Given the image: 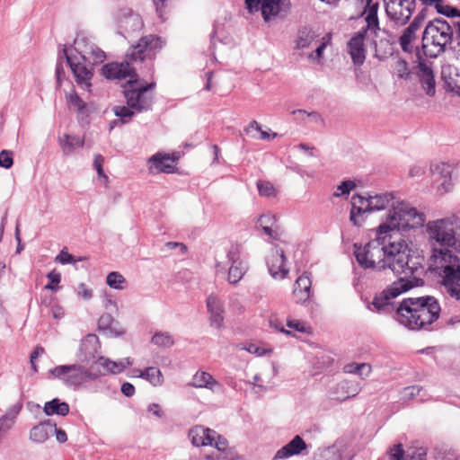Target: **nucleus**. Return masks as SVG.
I'll return each instance as SVG.
<instances>
[{"instance_id":"19","label":"nucleus","mask_w":460,"mask_h":460,"mask_svg":"<svg viewBox=\"0 0 460 460\" xmlns=\"http://www.w3.org/2000/svg\"><path fill=\"white\" fill-rule=\"evenodd\" d=\"M144 27V22L139 14L128 12L119 20V32L125 37L133 36L139 32Z\"/></svg>"},{"instance_id":"64","label":"nucleus","mask_w":460,"mask_h":460,"mask_svg":"<svg viewBox=\"0 0 460 460\" xmlns=\"http://www.w3.org/2000/svg\"><path fill=\"white\" fill-rule=\"evenodd\" d=\"M104 159L101 155H96L94 156L93 165L95 170L97 171V173L100 177L103 176L106 178V175L104 174L103 169H102V163Z\"/></svg>"},{"instance_id":"20","label":"nucleus","mask_w":460,"mask_h":460,"mask_svg":"<svg viewBox=\"0 0 460 460\" xmlns=\"http://www.w3.org/2000/svg\"><path fill=\"white\" fill-rule=\"evenodd\" d=\"M99 338L95 334L86 335L81 341L78 358L83 362L95 358L100 349Z\"/></svg>"},{"instance_id":"32","label":"nucleus","mask_w":460,"mask_h":460,"mask_svg":"<svg viewBox=\"0 0 460 460\" xmlns=\"http://www.w3.org/2000/svg\"><path fill=\"white\" fill-rule=\"evenodd\" d=\"M316 39L315 32L308 28L303 27L298 30L295 40V49H304L309 48Z\"/></svg>"},{"instance_id":"52","label":"nucleus","mask_w":460,"mask_h":460,"mask_svg":"<svg viewBox=\"0 0 460 460\" xmlns=\"http://www.w3.org/2000/svg\"><path fill=\"white\" fill-rule=\"evenodd\" d=\"M292 113L293 114H305L310 121L314 122L321 126L324 125V119H323L321 114L317 111L307 112L305 110H295L292 111Z\"/></svg>"},{"instance_id":"7","label":"nucleus","mask_w":460,"mask_h":460,"mask_svg":"<svg viewBox=\"0 0 460 460\" xmlns=\"http://www.w3.org/2000/svg\"><path fill=\"white\" fill-rule=\"evenodd\" d=\"M49 374L55 378L61 380L69 387L80 386L98 377L97 374L78 364L55 367L49 370Z\"/></svg>"},{"instance_id":"18","label":"nucleus","mask_w":460,"mask_h":460,"mask_svg":"<svg viewBox=\"0 0 460 460\" xmlns=\"http://www.w3.org/2000/svg\"><path fill=\"white\" fill-rule=\"evenodd\" d=\"M377 11L378 4L372 3L371 0H369L363 12V15H365V21L367 25L363 27L361 30L368 32L369 34H374L376 37H379V34L381 32L383 34H386L387 36H389L387 31L382 30L379 27Z\"/></svg>"},{"instance_id":"22","label":"nucleus","mask_w":460,"mask_h":460,"mask_svg":"<svg viewBox=\"0 0 460 460\" xmlns=\"http://www.w3.org/2000/svg\"><path fill=\"white\" fill-rule=\"evenodd\" d=\"M150 173L164 172L171 173L174 169V160L169 155L157 153L148 159Z\"/></svg>"},{"instance_id":"45","label":"nucleus","mask_w":460,"mask_h":460,"mask_svg":"<svg viewBox=\"0 0 460 460\" xmlns=\"http://www.w3.org/2000/svg\"><path fill=\"white\" fill-rule=\"evenodd\" d=\"M67 102L70 108L75 109L79 113L84 114L85 110V102L74 91L67 97Z\"/></svg>"},{"instance_id":"17","label":"nucleus","mask_w":460,"mask_h":460,"mask_svg":"<svg viewBox=\"0 0 460 460\" xmlns=\"http://www.w3.org/2000/svg\"><path fill=\"white\" fill-rule=\"evenodd\" d=\"M416 75L422 90L428 96H434L436 93V81L433 69L425 61H420L416 66Z\"/></svg>"},{"instance_id":"9","label":"nucleus","mask_w":460,"mask_h":460,"mask_svg":"<svg viewBox=\"0 0 460 460\" xmlns=\"http://www.w3.org/2000/svg\"><path fill=\"white\" fill-rule=\"evenodd\" d=\"M384 2L387 17L398 26L405 25L415 10V0H384Z\"/></svg>"},{"instance_id":"26","label":"nucleus","mask_w":460,"mask_h":460,"mask_svg":"<svg viewBox=\"0 0 460 460\" xmlns=\"http://www.w3.org/2000/svg\"><path fill=\"white\" fill-rule=\"evenodd\" d=\"M258 225L262 229L265 234L274 240H279L281 232L277 226V219L274 215L264 214L258 219Z\"/></svg>"},{"instance_id":"41","label":"nucleus","mask_w":460,"mask_h":460,"mask_svg":"<svg viewBox=\"0 0 460 460\" xmlns=\"http://www.w3.org/2000/svg\"><path fill=\"white\" fill-rule=\"evenodd\" d=\"M107 285L117 290H123L126 288V279L118 271H111L106 277Z\"/></svg>"},{"instance_id":"63","label":"nucleus","mask_w":460,"mask_h":460,"mask_svg":"<svg viewBox=\"0 0 460 460\" xmlns=\"http://www.w3.org/2000/svg\"><path fill=\"white\" fill-rule=\"evenodd\" d=\"M426 13L427 9H422L413 19V21L410 23L414 28L420 30L422 26L424 21L426 20Z\"/></svg>"},{"instance_id":"46","label":"nucleus","mask_w":460,"mask_h":460,"mask_svg":"<svg viewBox=\"0 0 460 460\" xmlns=\"http://www.w3.org/2000/svg\"><path fill=\"white\" fill-rule=\"evenodd\" d=\"M356 183L351 181H343L340 185L337 186V190L333 193L334 197L348 196L349 192L356 188Z\"/></svg>"},{"instance_id":"24","label":"nucleus","mask_w":460,"mask_h":460,"mask_svg":"<svg viewBox=\"0 0 460 460\" xmlns=\"http://www.w3.org/2000/svg\"><path fill=\"white\" fill-rule=\"evenodd\" d=\"M306 447V443L300 436L296 435L291 441L277 451L274 459H285L299 455Z\"/></svg>"},{"instance_id":"33","label":"nucleus","mask_w":460,"mask_h":460,"mask_svg":"<svg viewBox=\"0 0 460 460\" xmlns=\"http://www.w3.org/2000/svg\"><path fill=\"white\" fill-rule=\"evenodd\" d=\"M22 408V403H16L11 406L6 413L0 418V434L7 432L13 427Z\"/></svg>"},{"instance_id":"60","label":"nucleus","mask_w":460,"mask_h":460,"mask_svg":"<svg viewBox=\"0 0 460 460\" xmlns=\"http://www.w3.org/2000/svg\"><path fill=\"white\" fill-rule=\"evenodd\" d=\"M217 448V452L221 453L223 455V452L226 451V449L228 447L227 440L223 438L222 436H219L217 434L215 435V440L213 441V445Z\"/></svg>"},{"instance_id":"55","label":"nucleus","mask_w":460,"mask_h":460,"mask_svg":"<svg viewBox=\"0 0 460 460\" xmlns=\"http://www.w3.org/2000/svg\"><path fill=\"white\" fill-rule=\"evenodd\" d=\"M224 314L225 312L209 314L210 326L217 330L224 328Z\"/></svg>"},{"instance_id":"54","label":"nucleus","mask_w":460,"mask_h":460,"mask_svg":"<svg viewBox=\"0 0 460 460\" xmlns=\"http://www.w3.org/2000/svg\"><path fill=\"white\" fill-rule=\"evenodd\" d=\"M13 164V152L9 150H2L0 152V167L9 169Z\"/></svg>"},{"instance_id":"34","label":"nucleus","mask_w":460,"mask_h":460,"mask_svg":"<svg viewBox=\"0 0 460 460\" xmlns=\"http://www.w3.org/2000/svg\"><path fill=\"white\" fill-rule=\"evenodd\" d=\"M75 49L78 53V58L84 62L89 58V54L93 53L95 44L91 41L87 37L77 36L75 40Z\"/></svg>"},{"instance_id":"30","label":"nucleus","mask_w":460,"mask_h":460,"mask_svg":"<svg viewBox=\"0 0 460 460\" xmlns=\"http://www.w3.org/2000/svg\"><path fill=\"white\" fill-rule=\"evenodd\" d=\"M135 376L148 381L154 386H160L164 383L161 370L155 367H148L144 370H135Z\"/></svg>"},{"instance_id":"51","label":"nucleus","mask_w":460,"mask_h":460,"mask_svg":"<svg viewBox=\"0 0 460 460\" xmlns=\"http://www.w3.org/2000/svg\"><path fill=\"white\" fill-rule=\"evenodd\" d=\"M105 59V52L95 45L93 53L89 54V58H86V61L93 64H100L102 63Z\"/></svg>"},{"instance_id":"50","label":"nucleus","mask_w":460,"mask_h":460,"mask_svg":"<svg viewBox=\"0 0 460 460\" xmlns=\"http://www.w3.org/2000/svg\"><path fill=\"white\" fill-rule=\"evenodd\" d=\"M257 188L261 196L271 197L275 195V188L270 181H259Z\"/></svg>"},{"instance_id":"35","label":"nucleus","mask_w":460,"mask_h":460,"mask_svg":"<svg viewBox=\"0 0 460 460\" xmlns=\"http://www.w3.org/2000/svg\"><path fill=\"white\" fill-rule=\"evenodd\" d=\"M337 390H341V394L333 395V399L345 401L348 398L356 396L360 391V386L358 384L343 381L337 385Z\"/></svg>"},{"instance_id":"44","label":"nucleus","mask_w":460,"mask_h":460,"mask_svg":"<svg viewBox=\"0 0 460 460\" xmlns=\"http://www.w3.org/2000/svg\"><path fill=\"white\" fill-rule=\"evenodd\" d=\"M207 308L209 314L225 312L223 302L219 297L211 294L207 297L206 300Z\"/></svg>"},{"instance_id":"6","label":"nucleus","mask_w":460,"mask_h":460,"mask_svg":"<svg viewBox=\"0 0 460 460\" xmlns=\"http://www.w3.org/2000/svg\"><path fill=\"white\" fill-rule=\"evenodd\" d=\"M155 82L142 84L137 78L129 79L123 91L127 104L137 113L150 111L154 102V95L151 92L155 88Z\"/></svg>"},{"instance_id":"5","label":"nucleus","mask_w":460,"mask_h":460,"mask_svg":"<svg viewBox=\"0 0 460 460\" xmlns=\"http://www.w3.org/2000/svg\"><path fill=\"white\" fill-rule=\"evenodd\" d=\"M453 36V28L446 20L435 18L429 21L421 39L424 54L429 58L438 57L452 43Z\"/></svg>"},{"instance_id":"31","label":"nucleus","mask_w":460,"mask_h":460,"mask_svg":"<svg viewBox=\"0 0 460 460\" xmlns=\"http://www.w3.org/2000/svg\"><path fill=\"white\" fill-rule=\"evenodd\" d=\"M419 30L409 24L399 37V44L402 49L406 53H412L414 47L413 42L417 40V31Z\"/></svg>"},{"instance_id":"42","label":"nucleus","mask_w":460,"mask_h":460,"mask_svg":"<svg viewBox=\"0 0 460 460\" xmlns=\"http://www.w3.org/2000/svg\"><path fill=\"white\" fill-rule=\"evenodd\" d=\"M394 75L400 79L408 80L411 77V72L408 63L403 58H398L392 66Z\"/></svg>"},{"instance_id":"15","label":"nucleus","mask_w":460,"mask_h":460,"mask_svg":"<svg viewBox=\"0 0 460 460\" xmlns=\"http://www.w3.org/2000/svg\"><path fill=\"white\" fill-rule=\"evenodd\" d=\"M102 75L108 79H125L129 77L134 80L137 78V75L134 68L131 67L128 59L124 62L109 63L102 66Z\"/></svg>"},{"instance_id":"25","label":"nucleus","mask_w":460,"mask_h":460,"mask_svg":"<svg viewBox=\"0 0 460 460\" xmlns=\"http://www.w3.org/2000/svg\"><path fill=\"white\" fill-rule=\"evenodd\" d=\"M53 430H55V423L47 420L30 430V439L35 443H44L53 434Z\"/></svg>"},{"instance_id":"16","label":"nucleus","mask_w":460,"mask_h":460,"mask_svg":"<svg viewBox=\"0 0 460 460\" xmlns=\"http://www.w3.org/2000/svg\"><path fill=\"white\" fill-rule=\"evenodd\" d=\"M368 32L360 30L348 42V52L355 66H361L366 59V49L364 40L368 36Z\"/></svg>"},{"instance_id":"57","label":"nucleus","mask_w":460,"mask_h":460,"mask_svg":"<svg viewBox=\"0 0 460 460\" xmlns=\"http://www.w3.org/2000/svg\"><path fill=\"white\" fill-rule=\"evenodd\" d=\"M76 294L84 300H90L93 297V289L86 284L80 283L76 288Z\"/></svg>"},{"instance_id":"59","label":"nucleus","mask_w":460,"mask_h":460,"mask_svg":"<svg viewBox=\"0 0 460 460\" xmlns=\"http://www.w3.org/2000/svg\"><path fill=\"white\" fill-rule=\"evenodd\" d=\"M261 128V125L256 120H252L244 128V131L251 137L258 138V136L260 134Z\"/></svg>"},{"instance_id":"38","label":"nucleus","mask_w":460,"mask_h":460,"mask_svg":"<svg viewBox=\"0 0 460 460\" xmlns=\"http://www.w3.org/2000/svg\"><path fill=\"white\" fill-rule=\"evenodd\" d=\"M344 372L349 374H356L361 377H367L370 375L372 367L367 363H351L344 367Z\"/></svg>"},{"instance_id":"36","label":"nucleus","mask_w":460,"mask_h":460,"mask_svg":"<svg viewBox=\"0 0 460 460\" xmlns=\"http://www.w3.org/2000/svg\"><path fill=\"white\" fill-rule=\"evenodd\" d=\"M43 411L46 415L51 416L54 414L66 416L69 412V405L65 402H60L56 398L45 403Z\"/></svg>"},{"instance_id":"28","label":"nucleus","mask_w":460,"mask_h":460,"mask_svg":"<svg viewBox=\"0 0 460 460\" xmlns=\"http://www.w3.org/2000/svg\"><path fill=\"white\" fill-rule=\"evenodd\" d=\"M311 284V279L308 276L302 275L297 278L293 290L296 303H305L309 299Z\"/></svg>"},{"instance_id":"12","label":"nucleus","mask_w":460,"mask_h":460,"mask_svg":"<svg viewBox=\"0 0 460 460\" xmlns=\"http://www.w3.org/2000/svg\"><path fill=\"white\" fill-rule=\"evenodd\" d=\"M242 249L239 244L232 245L228 250L226 258L230 267L228 270V282L237 284L244 276L247 265L242 258Z\"/></svg>"},{"instance_id":"21","label":"nucleus","mask_w":460,"mask_h":460,"mask_svg":"<svg viewBox=\"0 0 460 460\" xmlns=\"http://www.w3.org/2000/svg\"><path fill=\"white\" fill-rule=\"evenodd\" d=\"M388 35L389 36L383 34L382 32L379 34V37H376L374 34H368V36H371L373 39L375 57L379 60H384L393 54V36L389 32Z\"/></svg>"},{"instance_id":"11","label":"nucleus","mask_w":460,"mask_h":460,"mask_svg":"<svg viewBox=\"0 0 460 460\" xmlns=\"http://www.w3.org/2000/svg\"><path fill=\"white\" fill-rule=\"evenodd\" d=\"M266 265L270 276L275 279H283L289 272L285 252L279 245H274L267 253Z\"/></svg>"},{"instance_id":"58","label":"nucleus","mask_w":460,"mask_h":460,"mask_svg":"<svg viewBox=\"0 0 460 460\" xmlns=\"http://www.w3.org/2000/svg\"><path fill=\"white\" fill-rule=\"evenodd\" d=\"M436 10L438 13L452 18L454 17L455 12H456V8L451 5L444 4L442 0L437 4Z\"/></svg>"},{"instance_id":"56","label":"nucleus","mask_w":460,"mask_h":460,"mask_svg":"<svg viewBox=\"0 0 460 460\" xmlns=\"http://www.w3.org/2000/svg\"><path fill=\"white\" fill-rule=\"evenodd\" d=\"M239 348L241 349L246 350L249 353L255 354L257 356H262L265 355L267 352H270L271 350H266L256 344L249 343V344H240Z\"/></svg>"},{"instance_id":"29","label":"nucleus","mask_w":460,"mask_h":460,"mask_svg":"<svg viewBox=\"0 0 460 460\" xmlns=\"http://www.w3.org/2000/svg\"><path fill=\"white\" fill-rule=\"evenodd\" d=\"M98 362L108 373L111 374H119L126 367L133 364L130 358H125L119 359V361H113L110 358L100 357Z\"/></svg>"},{"instance_id":"47","label":"nucleus","mask_w":460,"mask_h":460,"mask_svg":"<svg viewBox=\"0 0 460 460\" xmlns=\"http://www.w3.org/2000/svg\"><path fill=\"white\" fill-rule=\"evenodd\" d=\"M83 258L75 259L72 254L68 253L66 248L61 250V252L56 256L55 261L60 264H75L77 261H82Z\"/></svg>"},{"instance_id":"61","label":"nucleus","mask_w":460,"mask_h":460,"mask_svg":"<svg viewBox=\"0 0 460 460\" xmlns=\"http://www.w3.org/2000/svg\"><path fill=\"white\" fill-rule=\"evenodd\" d=\"M404 450L402 444L394 445L389 452L391 460H402Z\"/></svg>"},{"instance_id":"53","label":"nucleus","mask_w":460,"mask_h":460,"mask_svg":"<svg viewBox=\"0 0 460 460\" xmlns=\"http://www.w3.org/2000/svg\"><path fill=\"white\" fill-rule=\"evenodd\" d=\"M114 318L110 314H102L98 320V326L103 331H112V324L115 323Z\"/></svg>"},{"instance_id":"3","label":"nucleus","mask_w":460,"mask_h":460,"mask_svg":"<svg viewBox=\"0 0 460 460\" xmlns=\"http://www.w3.org/2000/svg\"><path fill=\"white\" fill-rule=\"evenodd\" d=\"M460 221L456 217L429 221L427 231L441 248H433L430 268L441 279V286L450 297L460 300V258L449 248L456 246Z\"/></svg>"},{"instance_id":"37","label":"nucleus","mask_w":460,"mask_h":460,"mask_svg":"<svg viewBox=\"0 0 460 460\" xmlns=\"http://www.w3.org/2000/svg\"><path fill=\"white\" fill-rule=\"evenodd\" d=\"M84 144V140L83 138L65 135L63 139H60V145L65 155H69L73 153L75 146H83Z\"/></svg>"},{"instance_id":"10","label":"nucleus","mask_w":460,"mask_h":460,"mask_svg":"<svg viewBox=\"0 0 460 460\" xmlns=\"http://www.w3.org/2000/svg\"><path fill=\"white\" fill-rule=\"evenodd\" d=\"M246 7L250 12L261 10L265 22L282 13H287L290 7L288 0H245Z\"/></svg>"},{"instance_id":"40","label":"nucleus","mask_w":460,"mask_h":460,"mask_svg":"<svg viewBox=\"0 0 460 460\" xmlns=\"http://www.w3.org/2000/svg\"><path fill=\"white\" fill-rule=\"evenodd\" d=\"M151 342L157 347L170 348L174 344V340L167 332H156L152 337Z\"/></svg>"},{"instance_id":"49","label":"nucleus","mask_w":460,"mask_h":460,"mask_svg":"<svg viewBox=\"0 0 460 460\" xmlns=\"http://www.w3.org/2000/svg\"><path fill=\"white\" fill-rule=\"evenodd\" d=\"M422 388L418 385L405 387L401 392V399L403 401H410L420 394Z\"/></svg>"},{"instance_id":"2","label":"nucleus","mask_w":460,"mask_h":460,"mask_svg":"<svg viewBox=\"0 0 460 460\" xmlns=\"http://www.w3.org/2000/svg\"><path fill=\"white\" fill-rule=\"evenodd\" d=\"M388 209L385 221L376 232L378 238L384 234L402 236V233L423 226L426 217L409 202L396 199L393 192L355 194L351 199L349 219L355 226L364 221L362 216L367 213Z\"/></svg>"},{"instance_id":"43","label":"nucleus","mask_w":460,"mask_h":460,"mask_svg":"<svg viewBox=\"0 0 460 460\" xmlns=\"http://www.w3.org/2000/svg\"><path fill=\"white\" fill-rule=\"evenodd\" d=\"M330 42H331V35L326 34L325 36H323L321 39V42L315 49L314 52L310 53L308 55V57H307L308 59L316 60L318 63H320V61L323 58V51L326 49V47L330 44Z\"/></svg>"},{"instance_id":"4","label":"nucleus","mask_w":460,"mask_h":460,"mask_svg":"<svg viewBox=\"0 0 460 460\" xmlns=\"http://www.w3.org/2000/svg\"><path fill=\"white\" fill-rule=\"evenodd\" d=\"M441 312L438 299L432 296L404 298L395 311L397 322L411 331L431 330Z\"/></svg>"},{"instance_id":"13","label":"nucleus","mask_w":460,"mask_h":460,"mask_svg":"<svg viewBox=\"0 0 460 460\" xmlns=\"http://www.w3.org/2000/svg\"><path fill=\"white\" fill-rule=\"evenodd\" d=\"M433 181L441 194L450 190L452 187V167L446 163L434 164L430 167Z\"/></svg>"},{"instance_id":"23","label":"nucleus","mask_w":460,"mask_h":460,"mask_svg":"<svg viewBox=\"0 0 460 460\" xmlns=\"http://www.w3.org/2000/svg\"><path fill=\"white\" fill-rule=\"evenodd\" d=\"M216 431L202 426H196L190 429L189 438L195 447L212 446Z\"/></svg>"},{"instance_id":"1","label":"nucleus","mask_w":460,"mask_h":460,"mask_svg":"<svg viewBox=\"0 0 460 460\" xmlns=\"http://www.w3.org/2000/svg\"><path fill=\"white\" fill-rule=\"evenodd\" d=\"M383 237L379 239L376 232V239L363 249L358 248L355 256L358 264L364 268L390 269L394 273L402 275L376 295L372 301L378 312H389L393 307L392 299L412 288L423 285L420 276L424 268L421 257L410 255V242L404 236L384 234Z\"/></svg>"},{"instance_id":"48","label":"nucleus","mask_w":460,"mask_h":460,"mask_svg":"<svg viewBox=\"0 0 460 460\" xmlns=\"http://www.w3.org/2000/svg\"><path fill=\"white\" fill-rule=\"evenodd\" d=\"M47 278L49 283L45 286V288L53 292L58 290L59 287L58 285L61 280V274L56 270H51L48 273Z\"/></svg>"},{"instance_id":"27","label":"nucleus","mask_w":460,"mask_h":460,"mask_svg":"<svg viewBox=\"0 0 460 460\" xmlns=\"http://www.w3.org/2000/svg\"><path fill=\"white\" fill-rule=\"evenodd\" d=\"M190 385L197 388H207L213 392L221 388V385L208 373L198 371L192 378Z\"/></svg>"},{"instance_id":"39","label":"nucleus","mask_w":460,"mask_h":460,"mask_svg":"<svg viewBox=\"0 0 460 460\" xmlns=\"http://www.w3.org/2000/svg\"><path fill=\"white\" fill-rule=\"evenodd\" d=\"M112 111L114 112L115 116L119 119L121 121V124L128 123L131 120L133 116L137 113L133 108L124 105H116L112 108Z\"/></svg>"},{"instance_id":"62","label":"nucleus","mask_w":460,"mask_h":460,"mask_svg":"<svg viewBox=\"0 0 460 460\" xmlns=\"http://www.w3.org/2000/svg\"><path fill=\"white\" fill-rule=\"evenodd\" d=\"M287 326L300 332H307L308 327L299 320H288Z\"/></svg>"},{"instance_id":"14","label":"nucleus","mask_w":460,"mask_h":460,"mask_svg":"<svg viewBox=\"0 0 460 460\" xmlns=\"http://www.w3.org/2000/svg\"><path fill=\"white\" fill-rule=\"evenodd\" d=\"M64 54L77 84L87 87L90 86V80L93 76V73L92 70L87 67L85 62L80 59L77 56L68 54L66 49H64Z\"/></svg>"},{"instance_id":"8","label":"nucleus","mask_w":460,"mask_h":460,"mask_svg":"<svg viewBox=\"0 0 460 460\" xmlns=\"http://www.w3.org/2000/svg\"><path fill=\"white\" fill-rule=\"evenodd\" d=\"M164 43L162 39L155 35L142 37L136 45L128 49L126 59L130 63L153 58L156 52L162 49Z\"/></svg>"}]
</instances>
